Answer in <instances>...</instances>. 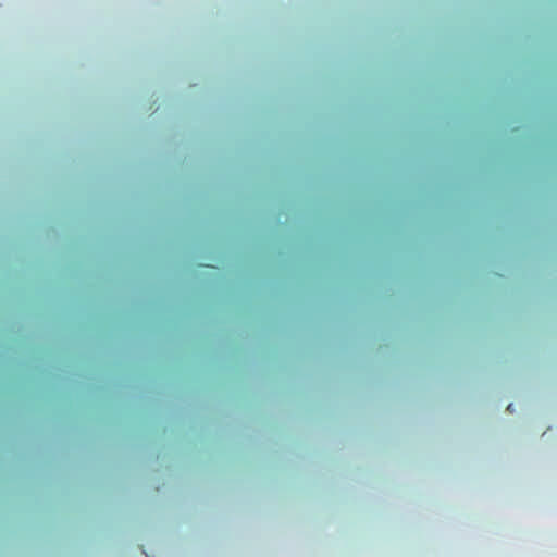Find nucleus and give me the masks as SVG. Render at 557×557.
Segmentation results:
<instances>
[{"mask_svg":"<svg viewBox=\"0 0 557 557\" xmlns=\"http://www.w3.org/2000/svg\"><path fill=\"white\" fill-rule=\"evenodd\" d=\"M512 405H508L507 410L511 411Z\"/></svg>","mask_w":557,"mask_h":557,"instance_id":"obj_1","label":"nucleus"}]
</instances>
